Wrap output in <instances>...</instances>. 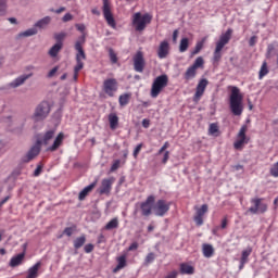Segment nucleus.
<instances>
[{
  "label": "nucleus",
  "mask_w": 278,
  "mask_h": 278,
  "mask_svg": "<svg viewBox=\"0 0 278 278\" xmlns=\"http://www.w3.org/2000/svg\"><path fill=\"white\" fill-rule=\"evenodd\" d=\"M243 99L244 96L240 92V88L230 87L229 108L233 116H242V112H244Z\"/></svg>",
  "instance_id": "1"
},
{
  "label": "nucleus",
  "mask_w": 278,
  "mask_h": 278,
  "mask_svg": "<svg viewBox=\"0 0 278 278\" xmlns=\"http://www.w3.org/2000/svg\"><path fill=\"white\" fill-rule=\"evenodd\" d=\"M233 34V29L228 28L226 33L222 34L219 40L216 42L215 51L213 53V61L220 62L223 58V49H225L226 45H229V40H231V36Z\"/></svg>",
  "instance_id": "2"
},
{
  "label": "nucleus",
  "mask_w": 278,
  "mask_h": 278,
  "mask_svg": "<svg viewBox=\"0 0 278 278\" xmlns=\"http://www.w3.org/2000/svg\"><path fill=\"white\" fill-rule=\"evenodd\" d=\"M166 86H168V75L163 74L157 76L152 83L150 97H152V99H157Z\"/></svg>",
  "instance_id": "3"
},
{
  "label": "nucleus",
  "mask_w": 278,
  "mask_h": 278,
  "mask_svg": "<svg viewBox=\"0 0 278 278\" xmlns=\"http://www.w3.org/2000/svg\"><path fill=\"white\" fill-rule=\"evenodd\" d=\"M151 21H153V16L149 13L142 15V13L137 12L132 16V25L136 31H144L147 25H150Z\"/></svg>",
  "instance_id": "4"
},
{
  "label": "nucleus",
  "mask_w": 278,
  "mask_h": 278,
  "mask_svg": "<svg viewBox=\"0 0 278 278\" xmlns=\"http://www.w3.org/2000/svg\"><path fill=\"white\" fill-rule=\"evenodd\" d=\"M203 64H205V61L202 59V56L197 58L193 64L189 66L185 72L184 79L186 81H190V79H194V77H197V70L203 68Z\"/></svg>",
  "instance_id": "5"
},
{
  "label": "nucleus",
  "mask_w": 278,
  "mask_h": 278,
  "mask_svg": "<svg viewBox=\"0 0 278 278\" xmlns=\"http://www.w3.org/2000/svg\"><path fill=\"white\" fill-rule=\"evenodd\" d=\"M103 7L102 12L103 16L110 27L113 29L116 28V20H114V15L112 14V3L110 0H102Z\"/></svg>",
  "instance_id": "6"
},
{
  "label": "nucleus",
  "mask_w": 278,
  "mask_h": 278,
  "mask_svg": "<svg viewBox=\"0 0 278 278\" xmlns=\"http://www.w3.org/2000/svg\"><path fill=\"white\" fill-rule=\"evenodd\" d=\"M49 112H51V105L47 101H42L39 103L35 110L34 118L35 121H45L49 116Z\"/></svg>",
  "instance_id": "7"
},
{
  "label": "nucleus",
  "mask_w": 278,
  "mask_h": 278,
  "mask_svg": "<svg viewBox=\"0 0 278 278\" xmlns=\"http://www.w3.org/2000/svg\"><path fill=\"white\" fill-rule=\"evenodd\" d=\"M264 199L262 198H253L251 200L252 205L248 212H250V214H264L266 212V210H268V204L263 202Z\"/></svg>",
  "instance_id": "8"
},
{
  "label": "nucleus",
  "mask_w": 278,
  "mask_h": 278,
  "mask_svg": "<svg viewBox=\"0 0 278 278\" xmlns=\"http://www.w3.org/2000/svg\"><path fill=\"white\" fill-rule=\"evenodd\" d=\"M102 90L108 97H114V92L118 90V80L116 78H109L103 81Z\"/></svg>",
  "instance_id": "9"
},
{
  "label": "nucleus",
  "mask_w": 278,
  "mask_h": 278,
  "mask_svg": "<svg viewBox=\"0 0 278 278\" xmlns=\"http://www.w3.org/2000/svg\"><path fill=\"white\" fill-rule=\"evenodd\" d=\"M153 203H155V195H149L146 201L140 203L141 216L149 217L153 214Z\"/></svg>",
  "instance_id": "10"
},
{
  "label": "nucleus",
  "mask_w": 278,
  "mask_h": 278,
  "mask_svg": "<svg viewBox=\"0 0 278 278\" xmlns=\"http://www.w3.org/2000/svg\"><path fill=\"white\" fill-rule=\"evenodd\" d=\"M38 155H40V141H36L29 151L22 157V162L24 164H29V162H31V160H36Z\"/></svg>",
  "instance_id": "11"
},
{
  "label": "nucleus",
  "mask_w": 278,
  "mask_h": 278,
  "mask_svg": "<svg viewBox=\"0 0 278 278\" xmlns=\"http://www.w3.org/2000/svg\"><path fill=\"white\" fill-rule=\"evenodd\" d=\"M132 62L136 73H144V66H147V62L144 61V54L142 53V51H138L134 55Z\"/></svg>",
  "instance_id": "12"
},
{
  "label": "nucleus",
  "mask_w": 278,
  "mask_h": 278,
  "mask_svg": "<svg viewBox=\"0 0 278 278\" xmlns=\"http://www.w3.org/2000/svg\"><path fill=\"white\" fill-rule=\"evenodd\" d=\"M168 210H170V202L166 200H159L153 205V212L155 216H164Z\"/></svg>",
  "instance_id": "13"
},
{
  "label": "nucleus",
  "mask_w": 278,
  "mask_h": 278,
  "mask_svg": "<svg viewBox=\"0 0 278 278\" xmlns=\"http://www.w3.org/2000/svg\"><path fill=\"white\" fill-rule=\"evenodd\" d=\"M249 130V127L247 125H243L238 134V140L233 143L235 149H237V151L242 150V148L249 143V141H247V131Z\"/></svg>",
  "instance_id": "14"
},
{
  "label": "nucleus",
  "mask_w": 278,
  "mask_h": 278,
  "mask_svg": "<svg viewBox=\"0 0 278 278\" xmlns=\"http://www.w3.org/2000/svg\"><path fill=\"white\" fill-rule=\"evenodd\" d=\"M84 45H86V36L83 35L78 38V40L75 42V50L77 51L76 60L84 61L86 60V52L84 51Z\"/></svg>",
  "instance_id": "15"
},
{
  "label": "nucleus",
  "mask_w": 278,
  "mask_h": 278,
  "mask_svg": "<svg viewBox=\"0 0 278 278\" xmlns=\"http://www.w3.org/2000/svg\"><path fill=\"white\" fill-rule=\"evenodd\" d=\"M114 181H116L114 177L102 179L101 186L98 189L99 194H110V192H112V186L114 185Z\"/></svg>",
  "instance_id": "16"
},
{
  "label": "nucleus",
  "mask_w": 278,
  "mask_h": 278,
  "mask_svg": "<svg viewBox=\"0 0 278 278\" xmlns=\"http://www.w3.org/2000/svg\"><path fill=\"white\" fill-rule=\"evenodd\" d=\"M207 84H210V81H207L206 78L200 79L195 88L194 101H199L203 97L205 89L207 88Z\"/></svg>",
  "instance_id": "17"
},
{
  "label": "nucleus",
  "mask_w": 278,
  "mask_h": 278,
  "mask_svg": "<svg viewBox=\"0 0 278 278\" xmlns=\"http://www.w3.org/2000/svg\"><path fill=\"white\" fill-rule=\"evenodd\" d=\"M207 204H203L200 208L197 210L193 220L198 225V227H201V225H203V216L207 214Z\"/></svg>",
  "instance_id": "18"
},
{
  "label": "nucleus",
  "mask_w": 278,
  "mask_h": 278,
  "mask_svg": "<svg viewBox=\"0 0 278 278\" xmlns=\"http://www.w3.org/2000/svg\"><path fill=\"white\" fill-rule=\"evenodd\" d=\"M34 74H23L9 84V88H21Z\"/></svg>",
  "instance_id": "19"
},
{
  "label": "nucleus",
  "mask_w": 278,
  "mask_h": 278,
  "mask_svg": "<svg viewBox=\"0 0 278 278\" xmlns=\"http://www.w3.org/2000/svg\"><path fill=\"white\" fill-rule=\"evenodd\" d=\"M170 51V46L168 45V41L164 40L160 43L159 50H157V55L160 60H164V58L168 56V53Z\"/></svg>",
  "instance_id": "20"
},
{
  "label": "nucleus",
  "mask_w": 278,
  "mask_h": 278,
  "mask_svg": "<svg viewBox=\"0 0 278 278\" xmlns=\"http://www.w3.org/2000/svg\"><path fill=\"white\" fill-rule=\"evenodd\" d=\"M63 142H64V132H60L54 139L53 144L47 148V151H50L51 153H53L54 151H58L60 147H62Z\"/></svg>",
  "instance_id": "21"
},
{
  "label": "nucleus",
  "mask_w": 278,
  "mask_h": 278,
  "mask_svg": "<svg viewBox=\"0 0 278 278\" xmlns=\"http://www.w3.org/2000/svg\"><path fill=\"white\" fill-rule=\"evenodd\" d=\"M54 137H55V130H48L46 131V134L41 139L37 140V142L40 141V147H42V144L47 147L51 142V140H53Z\"/></svg>",
  "instance_id": "22"
},
{
  "label": "nucleus",
  "mask_w": 278,
  "mask_h": 278,
  "mask_svg": "<svg viewBox=\"0 0 278 278\" xmlns=\"http://www.w3.org/2000/svg\"><path fill=\"white\" fill-rule=\"evenodd\" d=\"M251 253H253V248L251 247L242 251L240 266H239L240 270H242L244 268V264L249 262V255H251Z\"/></svg>",
  "instance_id": "23"
},
{
  "label": "nucleus",
  "mask_w": 278,
  "mask_h": 278,
  "mask_svg": "<svg viewBox=\"0 0 278 278\" xmlns=\"http://www.w3.org/2000/svg\"><path fill=\"white\" fill-rule=\"evenodd\" d=\"M97 186V182H92L91 185L85 187L78 195L79 201H84V199H86L88 197V194H90V192H92V190H94Z\"/></svg>",
  "instance_id": "24"
},
{
  "label": "nucleus",
  "mask_w": 278,
  "mask_h": 278,
  "mask_svg": "<svg viewBox=\"0 0 278 278\" xmlns=\"http://www.w3.org/2000/svg\"><path fill=\"white\" fill-rule=\"evenodd\" d=\"M42 266L41 262H37L33 267L28 269L26 278H38V270H40V267Z\"/></svg>",
  "instance_id": "25"
},
{
  "label": "nucleus",
  "mask_w": 278,
  "mask_h": 278,
  "mask_svg": "<svg viewBox=\"0 0 278 278\" xmlns=\"http://www.w3.org/2000/svg\"><path fill=\"white\" fill-rule=\"evenodd\" d=\"M23 260H25V252H22L16 256H13L10 261V266L12 268H16V266H21V264H23Z\"/></svg>",
  "instance_id": "26"
},
{
  "label": "nucleus",
  "mask_w": 278,
  "mask_h": 278,
  "mask_svg": "<svg viewBox=\"0 0 278 278\" xmlns=\"http://www.w3.org/2000/svg\"><path fill=\"white\" fill-rule=\"evenodd\" d=\"M62 47H64L63 42H56L53 47H51L48 52L50 58H58V53L62 51Z\"/></svg>",
  "instance_id": "27"
},
{
  "label": "nucleus",
  "mask_w": 278,
  "mask_h": 278,
  "mask_svg": "<svg viewBox=\"0 0 278 278\" xmlns=\"http://www.w3.org/2000/svg\"><path fill=\"white\" fill-rule=\"evenodd\" d=\"M127 266V255H122L117 257V266L113 269V273H118V270H123Z\"/></svg>",
  "instance_id": "28"
},
{
  "label": "nucleus",
  "mask_w": 278,
  "mask_h": 278,
  "mask_svg": "<svg viewBox=\"0 0 278 278\" xmlns=\"http://www.w3.org/2000/svg\"><path fill=\"white\" fill-rule=\"evenodd\" d=\"M202 253L204 257H212L214 255V247L210 243H204L202 245Z\"/></svg>",
  "instance_id": "29"
},
{
  "label": "nucleus",
  "mask_w": 278,
  "mask_h": 278,
  "mask_svg": "<svg viewBox=\"0 0 278 278\" xmlns=\"http://www.w3.org/2000/svg\"><path fill=\"white\" fill-rule=\"evenodd\" d=\"M181 275H194V267L186 263L180 264Z\"/></svg>",
  "instance_id": "30"
},
{
  "label": "nucleus",
  "mask_w": 278,
  "mask_h": 278,
  "mask_svg": "<svg viewBox=\"0 0 278 278\" xmlns=\"http://www.w3.org/2000/svg\"><path fill=\"white\" fill-rule=\"evenodd\" d=\"M109 123L111 129H116V127H118V115H116V113H111L109 115Z\"/></svg>",
  "instance_id": "31"
},
{
  "label": "nucleus",
  "mask_w": 278,
  "mask_h": 278,
  "mask_svg": "<svg viewBox=\"0 0 278 278\" xmlns=\"http://www.w3.org/2000/svg\"><path fill=\"white\" fill-rule=\"evenodd\" d=\"M36 34H38V29L34 27L20 33L17 36L18 38H29V36H36Z\"/></svg>",
  "instance_id": "32"
},
{
  "label": "nucleus",
  "mask_w": 278,
  "mask_h": 278,
  "mask_svg": "<svg viewBox=\"0 0 278 278\" xmlns=\"http://www.w3.org/2000/svg\"><path fill=\"white\" fill-rule=\"evenodd\" d=\"M50 23H51V17L50 16H46V17L39 20L35 24V27H39V29H45V27H47V25H49Z\"/></svg>",
  "instance_id": "33"
},
{
  "label": "nucleus",
  "mask_w": 278,
  "mask_h": 278,
  "mask_svg": "<svg viewBox=\"0 0 278 278\" xmlns=\"http://www.w3.org/2000/svg\"><path fill=\"white\" fill-rule=\"evenodd\" d=\"M106 231H112V229H118V218L111 219L104 227Z\"/></svg>",
  "instance_id": "34"
},
{
  "label": "nucleus",
  "mask_w": 278,
  "mask_h": 278,
  "mask_svg": "<svg viewBox=\"0 0 278 278\" xmlns=\"http://www.w3.org/2000/svg\"><path fill=\"white\" fill-rule=\"evenodd\" d=\"M86 244V235H83L74 240V249H81Z\"/></svg>",
  "instance_id": "35"
},
{
  "label": "nucleus",
  "mask_w": 278,
  "mask_h": 278,
  "mask_svg": "<svg viewBox=\"0 0 278 278\" xmlns=\"http://www.w3.org/2000/svg\"><path fill=\"white\" fill-rule=\"evenodd\" d=\"M129 99H131V94H129V93H124V94L119 96V105L122 108H125V105H127L129 103Z\"/></svg>",
  "instance_id": "36"
},
{
  "label": "nucleus",
  "mask_w": 278,
  "mask_h": 278,
  "mask_svg": "<svg viewBox=\"0 0 278 278\" xmlns=\"http://www.w3.org/2000/svg\"><path fill=\"white\" fill-rule=\"evenodd\" d=\"M188 47H189L188 38H182L180 40V46H179L180 53H184V52L188 51Z\"/></svg>",
  "instance_id": "37"
},
{
  "label": "nucleus",
  "mask_w": 278,
  "mask_h": 278,
  "mask_svg": "<svg viewBox=\"0 0 278 278\" xmlns=\"http://www.w3.org/2000/svg\"><path fill=\"white\" fill-rule=\"evenodd\" d=\"M267 73H268V64L264 62L260 70V74H258L260 79H263L264 77H266Z\"/></svg>",
  "instance_id": "38"
},
{
  "label": "nucleus",
  "mask_w": 278,
  "mask_h": 278,
  "mask_svg": "<svg viewBox=\"0 0 278 278\" xmlns=\"http://www.w3.org/2000/svg\"><path fill=\"white\" fill-rule=\"evenodd\" d=\"M109 58L112 64H116V62H118V56L116 55V52H114V49L112 48L109 49Z\"/></svg>",
  "instance_id": "39"
},
{
  "label": "nucleus",
  "mask_w": 278,
  "mask_h": 278,
  "mask_svg": "<svg viewBox=\"0 0 278 278\" xmlns=\"http://www.w3.org/2000/svg\"><path fill=\"white\" fill-rule=\"evenodd\" d=\"M155 261V253L150 252L144 260V266H149V264H152V262Z\"/></svg>",
  "instance_id": "40"
},
{
  "label": "nucleus",
  "mask_w": 278,
  "mask_h": 278,
  "mask_svg": "<svg viewBox=\"0 0 278 278\" xmlns=\"http://www.w3.org/2000/svg\"><path fill=\"white\" fill-rule=\"evenodd\" d=\"M208 134H211V136H215L216 134H218V124H211L208 128Z\"/></svg>",
  "instance_id": "41"
},
{
  "label": "nucleus",
  "mask_w": 278,
  "mask_h": 278,
  "mask_svg": "<svg viewBox=\"0 0 278 278\" xmlns=\"http://www.w3.org/2000/svg\"><path fill=\"white\" fill-rule=\"evenodd\" d=\"M8 10V0H0V15L3 16Z\"/></svg>",
  "instance_id": "42"
},
{
  "label": "nucleus",
  "mask_w": 278,
  "mask_h": 278,
  "mask_svg": "<svg viewBox=\"0 0 278 278\" xmlns=\"http://www.w3.org/2000/svg\"><path fill=\"white\" fill-rule=\"evenodd\" d=\"M201 49H203V41H199L195 45L194 50L191 52V56L197 55L198 53H201Z\"/></svg>",
  "instance_id": "43"
},
{
  "label": "nucleus",
  "mask_w": 278,
  "mask_h": 278,
  "mask_svg": "<svg viewBox=\"0 0 278 278\" xmlns=\"http://www.w3.org/2000/svg\"><path fill=\"white\" fill-rule=\"evenodd\" d=\"M273 51H275V46L273 43H269L267 46V52H266L267 60H270V58H273Z\"/></svg>",
  "instance_id": "44"
},
{
  "label": "nucleus",
  "mask_w": 278,
  "mask_h": 278,
  "mask_svg": "<svg viewBox=\"0 0 278 278\" xmlns=\"http://www.w3.org/2000/svg\"><path fill=\"white\" fill-rule=\"evenodd\" d=\"M66 38V33H58L54 35V39L56 42H64V39Z\"/></svg>",
  "instance_id": "45"
},
{
  "label": "nucleus",
  "mask_w": 278,
  "mask_h": 278,
  "mask_svg": "<svg viewBox=\"0 0 278 278\" xmlns=\"http://www.w3.org/2000/svg\"><path fill=\"white\" fill-rule=\"evenodd\" d=\"M84 68V61L76 60V65L74 67V73H79Z\"/></svg>",
  "instance_id": "46"
},
{
  "label": "nucleus",
  "mask_w": 278,
  "mask_h": 278,
  "mask_svg": "<svg viewBox=\"0 0 278 278\" xmlns=\"http://www.w3.org/2000/svg\"><path fill=\"white\" fill-rule=\"evenodd\" d=\"M76 229V226L74 227H66L64 230H63V233L65 236H67L68 238H71V236H73V232L75 231Z\"/></svg>",
  "instance_id": "47"
},
{
  "label": "nucleus",
  "mask_w": 278,
  "mask_h": 278,
  "mask_svg": "<svg viewBox=\"0 0 278 278\" xmlns=\"http://www.w3.org/2000/svg\"><path fill=\"white\" fill-rule=\"evenodd\" d=\"M271 177H278V162L273 165L270 168Z\"/></svg>",
  "instance_id": "48"
},
{
  "label": "nucleus",
  "mask_w": 278,
  "mask_h": 278,
  "mask_svg": "<svg viewBox=\"0 0 278 278\" xmlns=\"http://www.w3.org/2000/svg\"><path fill=\"white\" fill-rule=\"evenodd\" d=\"M118 168H121V160L114 161V163L111 166V173L118 170Z\"/></svg>",
  "instance_id": "49"
},
{
  "label": "nucleus",
  "mask_w": 278,
  "mask_h": 278,
  "mask_svg": "<svg viewBox=\"0 0 278 278\" xmlns=\"http://www.w3.org/2000/svg\"><path fill=\"white\" fill-rule=\"evenodd\" d=\"M140 151H142V143H139V144L135 148L134 153H132V155H134L135 159L138 157Z\"/></svg>",
  "instance_id": "50"
},
{
  "label": "nucleus",
  "mask_w": 278,
  "mask_h": 278,
  "mask_svg": "<svg viewBox=\"0 0 278 278\" xmlns=\"http://www.w3.org/2000/svg\"><path fill=\"white\" fill-rule=\"evenodd\" d=\"M85 253H92L94 251V245L92 243H88L85 245Z\"/></svg>",
  "instance_id": "51"
},
{
  "label": "nucleus",
  "mask_w": 278,
  "mask_h": 278,
  "mask_svg": "<svg viewBox=\"0 0 278 278\" xmlns=\"http://www.w3.org/2000/svg\"><path fill=\"white\" fill-rule=\"evenodd\" d=\"M168 147H170V143H168V141H166L163 147L159 150L157 155H162V153H164V151H166V149H168Z\"/></svg>",
  "instance_id": "52"
},
{
  "label": "nucleus",
  "mask_w": 278,
  "mask_h": 278,
  "mask_svg": "<svg viewBox=\"0 0 278 278\" xmlns=\"http://www.w3.org/2000/svg\"><path fill=\"white\" fill-rule=\"evenodd\" d=\"M63 23H68V21H73V14L71 13H66L63 17H62Z\"/></svg>",
  "instance_id": "53"
},
{
  "label": "nucleus",
  "mask_w": 278,
  "mask_h": 278,
  "mask_svg": "<svg viewBox=\"0 0 278 278\" xmlns=\"http://www.w3.org/2000/svg\"><path fill=\"white\" fill-rule=\"evenodd\" d=\"M58 71H60V66H55L53 67L49 73H48V77L51 78L55 75V73H58Z\"/></svg>",
  "instance_id": "54"
},
{
  "label": "nucleus",
  "mask_w": 278,
  "mask_h": 278,
  "mask_svg": "<svg viewBox=\"0 0 278 278\" xmlns=\"http://www.w3.org/2000/svg\"><path fill=\"white\" fill-rule=\"evenodd\" d=\"M50 12H54L55 14H62V12H66V8L65 7H61L56 10L51 9Z\"/></svg>",
  "instance_id": "55"
},
{
  "label": "nucleus",
  "mask_w": 278,
  "mask_h": 278,
  "mask_svg": "<svg viewBox=\"0 0 278 278\" xmlns=\"http://www.w3.org/2000/svg\"><path fill=\"white\" fill-rule=\"evenodd\" d=\"M256 43H257V36H252L249 41L250 47H255Z\"/></svg>",
  "instance_id": "56"
},
{
  "label": "nucleus",
  "mask_w": 278,
  "mask_h": 278,
  "mask_svg": "<svg viewBox=\"0 0 278 278\" xmlns=\"http://www.w3.org/2000/svg\"><path fill=\"white\" fill-rule=\"evenodd\" d=\"M40 173H42V165H38L37 168L34 172L35 177H39Z\"/></svg>",
  "instance_id": "57"
},
{
  "label": "nucleus",
  "mask_w": 278,
  "mask_h": 278,
  "mask_svg": "<svg viewBox=\"0 0 278 278\" xmlns=\"http://www.w3.org/2000/svg\"><path fill=\"white\" fill-rule=\"evenodd\" d=\"M169 157H170V152L165 151L163 160H162V164H166V162H168Z\"/></svg>",
  "instance_id": "58"
},
{
  "label": "nucleus",
  "mask_w": 278,
  "mask_h": 278,
  "mask_svg": "<svg viewBox=\"0 0 278 278\" xmlns=\"http://www.w3.org/2000/svg\"><path fill=\"white\" fill-rule=\"evenodd\" d=\"M151 125V121L148 118L142 119V127H144V129H149V126Z\"/></svg>",
  "instance_id": "59"
},
{
  "label": "nucleus",
  "mask_w": 278,
  "mask_h": 278,
  "mask_svg": "<svg viewBox=\"0 0 278 278\" xmlns=\"http://www.w3.org/2000/svg\"><path fill=\"white\" fill-rule=\"evenodd\" d=\"M177 275H179V273L177 270H174L169 273L165 278H177Z\"/></svg>",
  "instance_id": "60"
},
{
  "label": "nucleus",
  "mask_w": 278,
  "mask_h": 278,
  "mask_svg": "<svg viewBox=\"0 0 278 278\" xmlns=\"http://www.w3.org/2000/svg\"><path fill=\"white\" fill-rule=\"evenodd\" d=\"M227 223H228L227 216H225V217L222 219V225H220L222 229H227Z\"/></svg>",
  "instance_id": "61"
},
{
  "label": "nucleus",
  "mask_w": 278,
  "mask_h": 278,
  "mask_svg": "<svg viewBox=\"0 0 278 278\" xmlns=\"http://www.w3.org/2000/svg\"><path fill=\"white\" fill-rule=\"evenodd\" d=\"M138 249V242H134L129 245L128 251H136Z\"/></svg>",
  "instance_id": "62"
},
{
  "label": "nucleus",
  "mask_w": 278,
  "mask_h": 278,
  "mask_svg": "<svg viewBox=\"0 0 278 278\" xmlns=\"http://www.w3.org/2000/svg\"><path fill=\"white\" fill-rule=\"evenodd\" d=\"M8 201H10V195H7L5 198H3L0 202V207H3V205H5V203H8Z\"/></svg>",
  "instance_id": "63"
},
{
  "label": "nucleus",
  "mask_w": 278,
  "mask_h": 278,
  "mask_svg": "<svg viewBox=\"0 0 278 278\" xmlns=\"http://www.w3.org/2000/svg\"><path fill=\"white\" fill-rule=\"evenodd\" d=\"M179 36V30H174L173 33V41L177 42V37Z\"/></svg>",
  "instance_id": "64"
}]
</instances>
